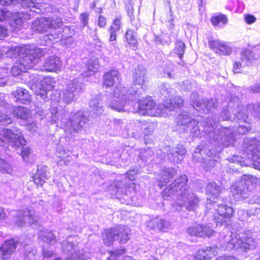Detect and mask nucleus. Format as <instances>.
Returning <instances> with one entry per match:
<instances>
[{
    "instance_id": "f257e3e1",
    "label": "nucleus",
    "mask_w": 260,
    "mask_h": 260,
    "mask_svg": "<svg viewBox=\"0 0 260 260\" xmlns=\"http://www.w3.org/2000/svg\"><path fill=\"white\" fill-rule=\"evenodd\" d=\"M187 182V177L185 175H181L167 186L162 192L163 199L166 200L177 194V199L172 205L177 211L180 210L183 206L188 211H194L199 203V198L188 187Z\"/></svg>"
},
{
    "instance_id": "f03ea898",
    "label": "nucleus",
    "mask_w": 260,
    "mask_h": 260,
    "mask_svg": "<svg viewBox=\"0 0 260 260\" xmlns=\"http://www.w3.org/2000/svg\"><path fill=\"white\" fill-rule=\"evenodd\" d=\"M50 112L51 121L60 124L64 131L69 134L81 131L88 121L84 112L82 111L72 112L69 117L68 111L64 109L52 107Z\"/></svg>"
},
{
    "instance_id": "7ed1b4c3",
    "label": "nucleus",
    "mask_w": 260,
    "mask_h": 260,
    "mask_svg": "<svg viewBox=\"0 0 260 260\" xmlns=\"http://www.w3.org/2000/svg\"><path fill=\"white\" fill-rule=\"evenodd\" d=\"M210 120L207 122L206 125L202 129L198 126V122L195 120H192L186 126L185 131H189L193 137H198L201 135V132L204 131L208 133V137L210 141H216L219 144H221L225 147H228L233 143L234 141L235 132L230 127H223L221 126L214 127L212 122L210 125L209 122ZM233 129V127L232 128Z\"/></svg>"
},
{
    "instance_id": "20e7f679",
    "label": "nucleus",
    "mask_w": 260,
    "mask_h": 260,
    "mask_svg": "<svg viewBox=\"0 0 260 260\" xmlns=\"http://www.w3.org/2000/svg\"><path fill=\"white\" fill-rule=\"evenodd\" d=\"M220 243L221 248L228 251L235 250L239 252H246L256 246V241L249 232H245L239 235L225 236L220 240Z\"/></svg>"
},
{
    "instance_id": "39448f33",
    "label": "nucleus",
    "mask_w": 260,
    "mask_h": 260,
    "mask_svg": "<svg viewBox=\"0 0 260 260\" xmlns=\"http://www.w3.org/2000/svg\"><path fill=\"white\" fill-rule=\"evenodd\" d=\"M135 99L134 94L124 86L119 85L114 89L112 94L107 98L106 105L107 106L117 112L135 111V109L128 107V105H132Z\"/></svg>"
},
{
    "instance_id": "423d86ee",
    "label": "nucleus",
    "mask_w": 260,
    "mask_h": 260,
    "mask_svg": "<svg viewBox=\"0 0 260 260\" xmlns=\"http://www.w3.org/2000/svg\"><path fill=\"white\" fill-rule=\"evenodd\" d=\"M7 142L9 143L15 148L22 147L20 150L21 155L25 160L30 153V148L23 147L26 143L22 133L16 128L10 129L4 128L0 131V146H5Z\"/></svg>"
},
{
    "instance_id": "0eeeda50",
    "label": "nucleus",
    "mask_w": 260,
    "mask_h": 260,
    "mask_svg": "<svg viewBox=\"0 0 260 260\" xmlns=\"http://www.w3.org/2000/svg\"><path fill=\"white\" fill-rule=\"evenodd\" d=\"M258 179L252 175H244L241 179L234 183L231 187V192L233 196H238L243 199L249 197V192L254 189V184H256Z\"/></svg>"
},
{
    "instance_id": "6e6552de",
    "label": "nucleus",
    "mask_w": 260,
    "mask_h": 260,
    "mask_svg": "<svg viewBox=\"0 0 260 260\" xmlns=\"http://www.w3.org/2000/svg\"><path fill=\"white\" fill-rule=\"evenodd\" d=\"M130 229L124 225H119L113 229L105 230L102 233L104 243L108 246L115 240L120 239L121 243H125L129 239Z\"/></svg>"
},
{
    "instance_id": "1a4fd4ad",
    "label": "nucleus",
    "mask_w": 260,
    "mask_h": 260,
    "mask_svg": "<svg viewBox=\"0 0 260 260\" xmlns=\"http://www.w3.org/2000/svg\"><path fill=\"white\" fill-rule=\"evenodd\" d=\"M243 148L247 157L252 160L254 168L260 170V138L244 139Z\"/></svg>"
},
{
    "instance_id": "9d476101",
    "label": "nucleus",
    "mask_w": 260,
    "mask_h": 260,
    "mask_svg": "<svg viewBox=\"0 0 260 260\" xmlns=\"http://www.w3.org/2000/svg\"><path fill=\"white\" fill-rule=\"evenodd\" d=\"M138 108L131 107L135 109L132 112H138L142 115H147L151 116H161L163 113V109L159 106H155L153 99L150 97H146L140 100L138 102Z\"/></svg>"
},
{
    "instance_id": "9b49d317",
    "label": "nucleus",
    "mask_w": 260,
    "mask_h": 260,
    "mask_svg": "<svg viewBox=\"0 0 260 260\" xmlns=\"http://www.w3.org/2000/svg\"><path fill=\"white\" fill-rule=\"evenodd\" d=\"M186 152V149L182 144H177L173 147L166 146L164 147L162 150L157 149L155 154L157 157L164 159L165 158V154L167 153L170 161L179 163L182 160L183 156Z\"/></svg>"
},
{
    "instance_id": "f8f14e48",
    "label": "nucleus",
    "mask_w": 260,
    "mask_h": 260,
    "mask_svg": "<svg viewBox=\"0 0 260 260\" xmlns=\"http://www.w3.org/2000/svg\"><path fill=\"white\" fill-rule=\"evenodd\" d=\"M260 58V51L257 47L246 48L241 53L240 61H235L233 66L235 73L240 72V69L245 66L251 64L254 60Z\"/></svg>"
},
{
    "instance_id": "ddd939ff",
    "label": "nucleus",
    "mask_w": 260,
    "mask_h": 260,
    "mask_svg": "<svg viewBox=\"0 0 260 260\" xmlns=\"http://www.w3.org/2000/svg\"><path fill=\"white\" fill-rule=\"evenodd\" d=\"M82 82L77 79L69 82L62 91V101L67 104L75 102L82 91Z\"/></svg>"
},
{
    "instance_id": "4468645a",
    "label": "nucleus",
    "mask_w": 260,
    "mask_h": 260,
    "mask_svg": "<svg viewBox=\"0 0 260 260\" xmlns=\"http://www.w3.org/2000/svg\"><path fill=\"white\" fill-rule=\"evenodd\" d=\"M7 56L9 57L20 58L25 55H35V57H41L44 55L43 50L35 46L25 45L22 47H13L10 48L6 52Z\"/></svg>"
},
{
    "instance_id": "2eb2a0df",
    "label": "nucleus",
    "mask_w": 260,
    "mask_h": 260,
    "mask_svg": "<svg viewBox=\"0 0 260 260\" xmlns=\"http://www.w3.org/2000/svg\"><path fill=\"white\" fill-rule=\"evenodd\" d=\"M40 57H35V55H25L16 61L12 67L11 73L13 76H17L22 72L32 68Z\"/></svg>"
},
{
    "instance_id": "dca6fc26",
    "label": "nucleus",
    "mask_w": 260,
    "mask_h": 260,
    "mask_svg": "<svg viewBox=\"0 0 260 260\" xmlns=\"http://www.w3.org/2000/svg\"><path fill=\"white\" fill-rule=\"evenodd\" d=\"M14 222L19 226L27 224L31 225L36 223L39 219V216L34 210L27 209L24 211H19L15 214Z\"/></svg>"
},
{
    "instance_id": "f3484780",
    "label": "nucleus",
    "mask_w": 260,
    "mask_h": 260,
    "mask_svg": "<svg viewBox=\"0 0 260 260\" xmlns=\"http://www.w3.org/2000/svg\"><path fill=\"white\" fill-rule=\"evenodd\" d=\"M146 71L145 69H141L139 67L138 69H135L133 74L134 87L132 88V92L134 94L135 99L139 96L145 90L146 86L144 84L145 82V74Z\"/></svg>"
},
{
    "instance_id": "a211bd4d",
    "label": "nucleus",
    "mask_w": 260,
    "mask_h": 260,
    "mask_svg": "<svg viewBox=\"0 0 260 260\" xmlns=\"http://www.w3.org/2000/svg\"><path fill=\"white\" fill-rule=\"evenodd\" d=\"M232 207L225 204H220L217 205L214 213V220L217 225L226 224L234 214Z\"/></svg>"
},
{
    "instance_id": "6ab92c4d",
    "label": "nucleus",
    "mask_w": 260,
    "mask_h": 260,
    "mask_svg": "<svg viewBox=\"0 0 260 260\" xmlns=\"http://www.w3.org/2000/svg\"><path fill=\"white\" fill-rule=\"evenodd\" d=\"M209 147H206L203 146H199L194 151V154L193 156V158L196 157L199 159V156L197 155L198 154H200L202 156L206 155L207 157H204L202 158V167L206 170H210L215 166L216 160L214 159L216 154L215 152L211 151L209 149Z\"/></svg>"
},
{
    "instance_id": "aec40b11",
    "label": "nucleus",
    "mask_w": 260,
    "mask_h": 260,
    "mask_svg": "<svg viewBox=\"0 0 260 260\" xmlns=\"http://www.w3.org/2000/svg\"><path fill=\"white\" fill-rule=\"evenodd\" d=\"M71 238L70 237L69 239L63 241L61 244L62 248L64 252L68 253L72 250H75L74 253L70 257L67 258L66 260H85L89 258L90 255V253L89 252L83 250L79 251L75 250L77 246L70 240Z\"/></svg>"
},
{
    "instance_id": "412c9836",
    "label": "nucleus",
    "mask_w": 260,
    "mask_h": 260,
    "mask_svg": "<svg viewBox=\"0 0 260 260\" xmlns=\"http://www.w3.org/2000/svg\"><path fill=\"white\" fill-rule=\"evenodd\" d=\"M187 233L192 236L204 237L213 235L214 231L207 225L196 224L187 229Z\"/></svg>"
},
{
    "instance_id": "4be33fe9",
    "label": "nucleus",
    "mask_w": 260,
    "mask_h": 260,
    "mask_svg": "<svg viewBox=\"0 0 260 260\" xmlns=\"http://www.w3.org/2000/svg\"><path fill=\"white\" fill-rule=\"evenodd\" d=\"M62 63L60 58L57 56L52 55L45 60L43 64V70L49 72H57L60 71Z\"/></svg>"
},
{
    "instance_id": "5701e85b",
    "label": "nucleus",
    "mask_w": 260,
    "mask_h": 260,
    "mask_svg": "<svg viewBox=\"0 0 260 260\" xmlns=\"http://www.w3.org/2000/svg\"><path fill=\"white\" fill-rule=\"evenodd\" d=\"M17 246V242L14 239L5 241L0 247V260L9 258L16 250Z\"/></svg>"
},
{
    "instance_id": "b1692460",
    "label": "nucleus",
    "mask_w": 260,
    "mask_h": 260,
    "mask_svg": "<svg viewBox=\"0 0 260 260\" xmlns=\"http://www.w3.org/2000/svg\"><path fill=\"white\" fill-rule=\"evenodd\" d=\"M209 46L216 53L223 55H228L232 51V48L227 43L219 40L210 41Z\"/></svg>"
},
{
    "instance_id": "393cba45",
    "label": "nucleus",
    "mask_w": 260,
    "mask_h": 260,
    "mask_svg": "<svg viewBox=\"0 0 260 260\" xmlns=\"http://www.w3.org/2000/svg\"><path fill=\"white\" fill-rule=\"evenodd\" d=\"M220 191V187L217 185L215 182H211L207 185L206 187L207 208H209L208 206L210 204L213 202H216V200L218 199Z\"/></svg>"
},
{
    "instance_id": "a878e982",
    "label": "nucleus",
    "mask_w": 260,
    "mask_h": 260,
    "mask_svg": "<svg viewBox=\"0 0 260 260\" xmlns=\"http://www.w3.org/2000/svg\"><path fill=\"white\" fill-rule=\"evenodd\" d=\"M121 76L118 71L112 70L103 75V84L107 87H111L119 82Z\"/></svg>"
},
{
    "instance_id": "bb28decb",
    "label": "nucleus",
    "mask_w": 260,
    "mask_h": 260,
    "mask_svg": "<svg viewBox=\"0 0 260 260\" xmlns=\"http://www.w3.org/2000/svg\"><path fill=\"white\" fill-rule=\"evenodd\" d=\"M147 226L153 230L165 232L170 226V223L166 220L155 217L147 222Z\"/></svg>"
},
{
    "instance_id": "cd10ccee",
    "label": "nucleus",
    "mask_w": 260,
    "mask_h": 260,
    "mask_svg": "<svg viewBox=\"0 0 260 260\" xmlns=\"http://www.w3.org/2000/svg\"><path fill=\"white\" fill-rule=\"evenodd\" d=\"M177 174V171L173 168H164L160 173V177L158 180V185L162 188Z\"/></svg>"
},
{
    "instance_id": "c85d7f7f",
    "label": "nucleus",
    "mask_w": 260,
    "mask_h": 260,
    "mask_svg": "<svg viewBox=\"0 0 260 260\" xmlns=\"http://www.w3.org/2000/svg\"><path fill=\"white\" fill-rule=\"evenodd\" d=\"M11 21L10 25L14 28H17L21 26L23 22L30 19V15L25 12H17L10 14Z\"/></svg>"
},
{
    "instance_id": "c756f323",
    "label": "nucleus",
    "mask_w": 260,
    "mask_h": 260,
    "mask_svg": "<svg viewBox=\"0 0 260 260\" xmlns=\"http://www.w3.org/2000/svg\"><path fill=\"white\" fill-rule=\"evenodd\" d=\"M197 110L202 111L204 113H208L212 110L216 108L218 103L215 99L210 100H202V103L198 102L196 104Z\"/></svg>"
},
{
    "instance_id": "7c9ffc66",
    "label": "nucleus",
    "mask_w": 260,
    "mask_h": 260,
    "mask_svg": "<svg viewBox=\"0 0 260 260\" xmlns=\"http://www.w3.org/2000/svg\"><path fill=\"white\" fill-rule=\"evenodd\" d=\"M12 94L16 99V101H19L22 104H26L30 101V95L28 91L22 87H18L12 92Z\"/></svg>"
},
{
    "instance_id": "2f4dec72",
    "label": "nucleus",
    "mask_w": 260,
    "mask_h": 260,
    "mask_svg": "<svg viewBox=\"0 0 260 260\" xmlns=\"http://www.w3.org/2000/svg\"><path fill=\"white\" fill-rule=\"evenodd\" d=\"M47 171V167L44 166H38L37 171L33 177V180L36 184L42 186L45 183V179H48Z\"/></svg>"
},
{
    "instance_id": "473e14b6",
    "label": "nucleus",
    "mask_w": 260,
    "mask_h": 260,
    "mask_svg": "<svg viewBox=\"0 0 260 260\" xmlns=\"http://www.w3.org/2000/svg\"><path fill=\"white\" fill-rule=\"evenodd\" d=\"M31 28L38 33H43L48 30L45 17L36 19L31 24Z\"/></svg>"
},
{
    "instance_id": "72a5a7b5",
    "label": "nucleus",
    "mask_w": 260,
    "mask_h": 260,
    "mask_svg": "<svg viewBox=\"0 0 260 260\" xmlns=\"http://www.w3.org/2000/svg\"><path fill=\"white\" fill-rule=\"evenodd\" d=\"M86 68L87 72H85L83 74L85 77L91 76L95 72H98L100 69L98 58L94 57L90 58L86 64Z\"/></svg>"
},
{
    "instance_id": "f704fd0d",
    "label": "nucleus",
    "mask_w": 260,
    "mask_h": 260,
    "mask_svg": "<svg viewBox=\"0 0 260 260\" xmlns=\"http://www.w3.org/2000/svg\"><path fill=\"white\" fill-rule=\"evenodd\" d=\"M183 101L180 96H177L175 97L173 100H167L164 104V107L169 111H172L176 108H180L182 106Z\"/></svg>"
},
{
    "instance_id": "c9c22d12",
    "label": "nucleus",
    "mask_w": 260,
    "mask_h": 260,
    "mask_svg": "<svg viewBox=\"0 0 260 260\" xmlns=\"http://www.w3.org/2000/svg\"><path fill=\"white\" fill-rule=\"evenodd\" d=\"M14 116L21 119L26 120L30 117V111L24 107H11Z\"/></svg>"
},
{
    "instance_id": "e433bc0d",
    "label": "nucleus",
    "mask_w": 260,
    "mask_h": 260,
    "mask_svg": "<svg viewBox=\"0 0 260 260\" xmlns=\"http://www.w3.org/2000/svg\"><path fill=\"white\" fill-rule=\"evenodd\" d=\"M46 21L48 29L55 28L59 29L63 28V22L60 17L53 16L51 17L46 18Z\"/></svg>"
},
{
    "instance_id": "4c0bfd02",
    "label": "nucleus",
    "mask_w": 260,
    "mask_h": 260,
    "mask_svg": "<svg viewBox=\"0 0 260 260\" xmlns=\"http://www.w3.org/2000/svg\"><path fill=\"white\" fill-rule=\"evenodd\" d=\"M155 126V123L153 122H146L143 124L142 128L144 131V141L146 144L150 143L152 142V139H148L149 135L153 132Z\"/></svg>"
},
{
    "instance_id": "58836bf2",
    "label": "nucleus",
    "mask_w": 260,
    "mask_h": 260,
    "mask_svg": "<svg viewBox=\"0 0 260 260\" xmlns=\"http://www.w3.org/2000/svg\"><path fill=\"white\" fill-rule=\"evenodd\" d=\"M89 105L92 111L97 115H101L104 111V107L100 96L92 99Z\"/></svg>"
},
{
    "instance_id": "ea45409f",
    "label": "nucleus",
    "mask_w": 260,
    "mask_h": 260,
    "mask_svg": "<svg viewBox=\"0 0 260 260\" xmlns=\"http://www.w3.org/2000/svg\"><path fill=\"white\" fill-rule=\"evenodd\" d=\"M39 236L42 241L50 245H53L56 242V238L51 231H42Z\"/></svg>"
},
{
    "instance_id": "a19ab883",
    "label": "nucleus",
    "mask_w": 260,
    "mask_h": 260,
    "mask_svg": "<svg viewBox=\"0 0 260 260\" xmlns=\"http://www.w3.org/2000/svg\"><path fill=\"white\" fill-rule=\"evenodd\" d=\"M50 29V32L44 37L45 40H49L51 41H54L56 39H58L60 37V33L62 32L63 30H69V27L67 26L64 28H60L59 29L52 28Z\"/></svg>"
},
{
    "instance_id": "79ce46f5",
    "label": "nucleus",
    "mask_w": 260,
    "mask_h": 260,
    "mask_svg": "<svg viewBox=\"0 0 260 260\" xmlns=\"http://www.w3.org/2000/svg\"><path fill=\"white\" fill-rule=\"evenodd\" d=\"M193 119H191L188 113L185 112H183L179 114L177 118V123L178 125L184 126L185 127L183 128L184 130L186 129V126L188 125L190 121H192Z\"/></svg>"
},
{
    "instance_id": "37998d69",
    "label": "nucleus",
    "mask_w": 260,
    "mask_h": 260,
    "mask_svg": "<svg viewBox=\"0 0 260 260\" xmlns=\"http://www.w3.org/2000/svg\"><path fill=\"white\" fill-rule=\"evenodd\" d=\"M55 81L53 78L51 77H46L42 81L41 86L43 88L50 91L54 87Z\"/></svg>"
},
{
    "instance_id": "c03bdc74",
    "label": "nucleus",
    "mask_w": 260,
    "mask_h": 260,
    "mask_svg": "<svg viewBox=\"0 0 260 260\" xmlns=\"http://www.w3.org/2000/svg\"><path fill=\"white\" fill-rule=\"evenodd\" d=\"M13 169L12 165L5 159L0 158V171L3 173L12 174Z\"/></svg>"
},
{
    "instance_id": "a18cd8bd",
    "label": "nucleus",
    "mask_w": 260,
    "mask_h": 260,
    "mask_svg": "<svg viewBox=\"0 0 260 260\" xmlns=\"http://www.w3.org/2000/svg\"><path fill=\"white\" fill-rule=\"evenodd\" d=\"M125 37L127 43L133 46H135L137 44V40L136 39V34L134 30L128 29L125 34Z\"/></svg>"
},
{
    "instance_id": "49530a36",
    "label": "nucleus",
    "mask_w": 260,
    "mask_h": 260,
    "mask_svg": "<svg viewBox=\"0 0 260 260\" xmlns=\"http://www.w3.org/2000/svg\"><path fill=\"white\" fill-rule=\"evenodd\" d=\"M228 18L223 14L213 16L211 18V22L214 26H217L220 22H222L224 24H226L228 23Z\"/></svg>"
},
{
    "instance_id": "de8ad7c7",
    "label": "nucleus",
    "mask_w": 260,
    "mask_h": 260,
    "mask_svg": "<svg viewBox=\"0 0 260 260\" xmlns=\"http://www.w3.org/2000/svg\"><path fill=\"white\" fill-rule=\"evenodd\" d=\"M248 110L252 111V110L248 109V106L247 108H244L242 111L235 114L236 118L240 122H243L246 123L248 121V115L246 113V112Z\"/></svg>"
},
{
    "instance_id": "09e8293b",
    "label": "nucleus",
    "mask_w": 260,
    "mask_h": 260,
    "mask_svg": "<svg viewBox=\"0 0 260 260\" xmlns=\"http://www.w3.org/2000/svg\"><path fill=\"white\" fill-rule=\"evenodd\" d=\"M185 48V44L182 41H178L176 43L175 48V52L178 55L181 59L183 55Z\"/></svg>"
},
{
    "instance_id": "8fccbe9b",
    "label": "nucleus",
    "mask_w": 260,
    "mask_h": 260,
    "mask_svg": "<svg viewBox=\"0 0 260 260\" xmlns=\"http://www.w3.org/2000/svg\"><path fill=\"white\" fill-rule=\"evenodd\" d=\"M174 66L172 64H168L164 69V76L170 79H174L175 74L173 70Z\"/></svg>"
},
{
    "instance_id": "3c124183",
    "label": "nucleus",
    "mask_w": 260,
    "mask_h": 260,
    "mask_svg": "<svg viewBox=\"0 0 260 260\" xmlns=\"http://www.w3.org/2000/svg\"><path fill=\"white\" fill-rule=\"evenodd\" d=\"M207 259L211 258L213 256L216 255L218 253V248L216 246L207 247L205 248Z\"/></svg>"
},
{
    "instance_id": "603ef678",
    "label": "nucleus",
    "mask_w": 260,
    "mask_h": 260,
    "mask_svg": "<svg viewBox=\"0 0 260 260\" xmlns=\"http://www.w3.org/2000/svg\"><path fill=\"white\" fill-rule=\"evenodd\" d=\"M248 109L252 110L251 114L255 117H258L260 119V103L255 105H249Z\"/></svg>"
},
{
    "instance_id": "864d4df0",
    "label": "nucleus",
    "mask_w": 260,
    "mask_h": 260,
    "mask_svg": "<svg viewBox=\"0 0 260 260\" xmlns=\"http://www.w3.org/2000/svg\"><path fill=\"white\" fill-rule=\"evenodd\" d=\"M125 253L124 250H117L110 252V256L108 260H120L121 255ZM124 260V257L122 259Z\"/></svg>"
},
{
    "instance_id": "5fc2aeb1",
    "label": "nucleus",
    "mask_w": 260,
    "mask_h": 260,
    "mask_svg": "<svg viewBox=\"0 0 260 260\" xmlns=\"http://www.w3.org/2000/svg\"><path fill=\"white\" fill-rule=\"evenodd\" d=\"M153 154V151L152 150L151 148L148 147L147 149L141 150L140 156L142 159H147L151 157Z\"/></svg>"
},
{
    "instance_id": "6e6d98bb",
    "label": "nucleus",
    "mask_w": 260,
    "mask_h": 260,
    "mask_svg": "<svg viewBox=\"0 0 260 260\" xmlns=\"http://www.w3.org/2000/svg\"><path fill=\"white\" fill-rule=\"evenodd\" d=\"M121 18H117L115 19L111 26L110 30L114 31H119L121 28Z\"/></svg>"
},
{
    "instance_id": "4d7b16f0",
    "label": "nucleus",
    "mask_w": 260,
    "mask_h": 260,
    "mask_svg": "<svg viewBox=\"0 0 260 260\" xmlns=\"http://www.w3.org/2000/svg\"><path fill=\"white\" fill-rule=\"evenodd\" d=\"M160 92L161 93L166 96L171 93L172 89L171 88L170 85L168 84H164L160 86Z\"/></svg>"
},
{
    "instance_id": "13d9d810",
    "label": "nucleus",
    "mask_w": 260,
    "mask_h": 260,
    "mask_svg": "<svg viewBox=\"0 0 260 260\" xmlns=\"http://www.w3.org/2000/svg\"><path fill=\"white\" fill-rule=\"evenodd\" d=\"M11 118L7 115L0 113V124L7 125L11 123Z\"/></svg>"
},
{
    "instance_id": "bf43d9fd",
    "label": "nucleus",
    "mask_w": 260,
    "mask_h": 260,
    "mask_svg": "<svg viewBox=\"0 0 260 260\" xmlns=\"http://www.w3.org/2000/svg\"><path fill=\"white\" fill-rule=\"evenodd\" d=\"M220 115L222 120H229L232 117L228 108H224L220 113Z\"/></svg>"
},
{
    "instance_id": "052dcab7",
    "label": "nucleus",
    "mask_w": 260,
    "mask_h": 260,
    "mask_svg": "<svg viewBox=\"0 0 260 260\" xmlns=\"http://www.w3.org/2000/svg\"><path fill=\"white\" fill-rule=\"evenodd\" d=\"M199 95L196 93H192L190 96L191 104L194 108L197 109L196 104L198 102L202 103V100H198Z\"/></svg>"
},
{
    "instance_id": "680f3d73",
    "label": "nucleus",
    "mask_w": 260,
    "mask_h": 260,
    "mask_svg": "<svg viewBox=\"0 0 260 260\" xmlns=\"http://www.w3.org/2000/svg\"><path fill=\"white\" fill-rule=\"evenodd\" d=\"M248 203L250 204H257L260 205V195L254 194L249 198Z\"/></svg>"
},
{
    "instance_id": "e2e57ef3",
    "label": "nucleus",
    "mask_w": 260,
    "mask_h": 260,
    "mask_svg": "<svg viewBox=\"0 0 260 260\" xmlns=\"http://www.w3.org/2000/svg\"><path fill=\"white\" fill-rule=\"evenodd\" d=\"M205 248L199 250L196 254L195 258L198 260H204L206 259V254Z\"/></svg>"
},
{
    "instance_id": "0e129e2a",
    "label": "nucleus",
    "mask_w": 260,
    "mask_h": 260,
    "mask_svg": "<svg viewBox=\"0 0 260 260\" xmlns=\"http://www.w3.org/2000/svg\"><path fill=\"white\" fill-rule=\"evenodd\" d=\"M47 90L44 88H40L38 91H35V93L36 94L38 99H39V96L40 98L45 100L46 98H47Z\"/></svg>"
},
{
    "instance_id": "69168bd1",
    "label": "nucleus",
    "mask_w": 260,
    "mask_h": 260,
    "mask_svg": "<svg viewBox=\"0 0 260 260\" xmlns=\"http://www.w3.org/2000/svg\"><path fill=\"white\" fill-rule=\"evenodd\" d=\"M250 129V126L249 124L247 125H240L238 128V133L241 135H244L249 132Z\"/></svg>"
},
{
    "instance_id": "338daca9",
    "label": "nucleus",
    "mask_w": 260,
    "mask_h": 260,
    "mask_svg": "<svg viewBox=\"0 0 260 260\" xmlns=\"http://www.w3.org/2000/svg\"><path fill=\"white\" fill-rule=\"evenodd\" d=\"M11 13L5 9H0V21L5 20L7 17H9Z\"/></svg>"
},
{
    "instance_id": "774afa93",
    "label": "nucleus",
    "mask_w": 260,
    "mask_h": 260,
    "mask_svg": "<svg viewBox=\"0 0 260 260\" xmlns=\"http://www.w3.org/2000/svg\"><path fill=\"white\" fill-rule=\"evenodd\" d=\"M191 83L189 80H186L182 82L181 85V90L188 91L191 88Z\"/></svg>"
}]
</instances>
